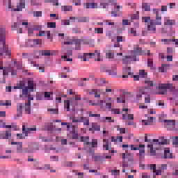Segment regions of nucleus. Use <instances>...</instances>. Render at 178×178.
<instances>
[{
  "instance_id": "f704fd0d",
  "label": "nucleus",
  "mask_w": 178,
  "mask_h": 178,
  "mask_svg": "<svg viewBox=\"0 0 178 178\" xmlns=\"http://www.w3.org/2000/svg\"><path fill=\"white\" fill-rule=\"evenodd\" d=\"M64 108H66L67 112L70 111V100L64 101Z\"/></svg>"
},
{
  "instance_id": "4d7b16f0",
  "label": "nucleus",
  "mask_w": 178,
  "mask_h": 178,
  "mask_svg": "<svg viewBox=\"0 0 178 178\" xmlns=\"http://www.w3.org/2000/svg\"><path fill=\"white\" fill-rule=\"evenodd\" d=\"M33 29L34 31H40L42 30V26L41 25H34Z\"/></svg>"
},
{
  "instance_id": "c85d7f7f",
  "label": "nucleus",
  "mask_w": 178,
  "mask_h": 178,
  "mask_svg": "<svg viewBox=\"0 0 178 178\" xmlns=\"http://www.w3.org/2000/svg\"><path fill=\"white\" fill-rule=\"evenodd\" d=\"M55 55V53H51V50H42V56H51Z\"/></svg>"
},
{
  "instance_id": "412c9836",
  "label": "nucleus",
  "mask_w": 178,
  "mask_h": 178,
  "mask_svg": "<svg viewBox=\"0 0 178 178\" xmlns=\"http://www.w3.org/2000/svg\"><path fill=\"white\" fill-rule=\"evenodd\" d=\"M173 158V154L170 153V150L169 149H167L164 151V159H172Z\"/></svg>"
},
{
  "instance_id": "7ed1b4c3",
  "label": "nucleus",
  "mask_w": 178,
  "mask_h": 178,
  "mask_svg": "<svg viewBox=\"0 0 178 178\" xmlns=\"http://www.w3.org/2000/svg\"><path fill=\"white\" fill-rule=\"evenodd\" d=\"M100 71L102 73H108L109 76H118L116 67H111V70L105 65H101Z\"/></svg>"
},
{
  "instance_id": "5fc2aeb1",
  "label": "nucleus",
  "mask_w": 178,
  "mask_h": 178,
  "mask_svg": "<svg viewBox=\"0 0 178 178\" xmlns=\"http://www.w3.org/2000/svg\"><path fill=\"white\" fill-rule=\"evenodd\" d=\"M97 89H88L86 92H88L89 95H95Z\"/></svg>"
},
{
  "instance_id": "ea45409f",
  "label": "nucleus",
  "mask_w": 178,
  "mask_h": 178,
  "mask_svg": "<svg viewBox=\"0 0 178 178\" xmlns=\"http://www.w3.org/2000/svg\"><path fill=\"white\" fill-rule=\"evenodd\" d=\"M145 154V149H140L139 150V158H140V161H143V159H144Z\"/></svg>"
},
{
  "instance_id": "72a5a7b5",
  "label": "nucleus",
  "mask_w": 178,
  "mask_h": 178,
  "mask_svg": "<svg viewBox=\"0 0 178 178\" xmlns=\"http://www.w3.org/2000/svg\"><path fill=\"white\" fill-rule=\"evenodd\" d=\"M97 8V3H87L86 9H95Z\"/></svg>"
},
{
  "instance_id": "0e129e2a",
  "label": "nucleus",
  "mask_w": 178,
  "mask_h": 178,
  "mask_svg": "<svg viewBox=\"0 0 178 178\" xmlns=\"http://www.w3.org/2000/svg\"><path fill=\"white\" fill-rule=\"evenodd\" d=\"M92 105L97 106H103V105H104V100H100L97 103H93Z\"/></svg>"
},
{
  "instance_id": "f257e3e1",
  "label": "nucleus",
  "mask_w": 178,
  "mask_h": 178,
  "mask_svg": "<svg viewBox=\"0 0 178 178\" xmlns=\"http://www.w3.org/2000/svg\"><path fill=\"white\" fill-rule=\"evenodd\" d=\"M153 12L156 14V22L150 21L147 25V30L148 31L155 33V31H156V26H161V24H162V17H159V11H158V9L154 8Z\"/></svg>"
},
{
  "instance_id": "5701e85b",
  "label": "nucleus",
  "mask_w": 178,
  "mask_h": 178,
  "mask_svg": "<svg viewBox=\"0 0 178 178\" xmlns=\"http://www.w3.org/2000/svg\"><path fill=\"white\" fill-rule=\"evenodd\" d=\"M145 84H146L147 86L145 87V88H149V87H154V82L149 79H146L145 80Z\"/></svg>"
},
{
  "instance_id": "b1692460",
  "label": "nucleus",
  "mask_w": 178,
  "mask_h": 178,
  "mask_svg": "<svg viewBox=\"0 0 178 178\" xmlns=\"http://www.w3.org/2000/svg\"><path fill=\"white\" fill-rule=\"evenodd\" d=\"M142 9H144L145 12H149L151 10V6L148 3H143Z\"/></svg>"
},
{
  "instance_id": "680f3d73",
  "label": "nucleus",
  "mask_w": 178,
  "mask_h": 178,
  "mask_svg": "<svg viewBox=\"0 0 178 178\" xmlns=\"http://www.w3.org/2000/svg\"><path fill=\"white\" fill-rule=\"evenodd\" d=\"M96 83H99L98 86H101L102 84H105L106 81L104 79H97Z\"/></svg>"
},
{
  "instance_id": "393cba45",
  "label": "nucleus",
  "mask_w": 178,
  "mask_h": 178,
  "mask_svg": "<svg viewBox=\"0 0 178 178\" xmlns=\"http://www.w3.org/2000/svg\"><path fill=\"white\" fill-rule=\"evenodd\" d=\"M61 10L64 12H72L73 10V6H62Z\"/></svg>"
},
{
  "instance_id": "cd10ccee",
  "label": "nucleus",
  "mask_w": 178,
  "mask_h": 178,
  "mask_svg": "<svg viewBox=\"0 0 178 178\" xmlns=\"http://www.w3.org/2000/svg\"><path fill=\"white\" fill-rule=\"evenodd\" d=\"M102 122H107L108 123H114L115 120H112V117H102Z\"/></svg>"
},
{
  "instance_id": "a19ab883",
  "label": "nucleus",
  "mask_w": 178,
  "mask_h": 178,
  "mask_svg": "<svg viewBox=\"0 0 178 178\" xmlns=\"http://www.w3.org/2000/svg\"><path fill=\"white\" fill-rule=\"evenodd\" d=\"M139 74L140 77L145 79L148 76V73L145 72V70H139Z\"/></svg>"
},
{
  "instance_id": "1a4fd4ad",
  "label": "nucleus",
  "mask_w": 178,
  "mask_h": 178,
  "mask_svg": "<svg viewBox=\"0 0 178 178\" xmlns=\"http://www.w3.org/2000/svg\"><path fill=\"white\" fill-rule=\"evenodd\" d=\"M85 55H88L90 56V58L96 56L97 59L95 58V60H97V62H101V51L99 50H95L94 53H85Z\"/></svg>"
},
{
  "instance_id": "774afa93",
  "label": "nucleus",
  "mask_w": 178,
  "mask_h": 178,
  "mask_svg": "<svg viewBox=\"0 0 178 178\" xmlns=\"http://www.w3.org/2000/svg\"><path fill=\"white\" fill-rule=\"evenodd\" d=\"M111 111L114 115H120V111H119V109L118 108H113L111 109Z\"/></svg>"
},
{
  "instance_id": "de8ad7c7",
  "label": "nucleus",
  "mask_w": 178,
  "mask_h": 178,
  "mask_svg": "<svg viewBox=\"0 0 178 178\" xmlns=\"http://www.w3.org/2000/svg\"><path fill=\"white\" fill-rule=\"evenodd\" d=\"M106 56L108 58V59H113L115 54L111 52V51H108V52L106 53Z\"/></svg>"
},
{
  "instance_id": "c756f323",
  "label": "nucleus",
  "mask_w": 178,
  "mask_h": 178,
  "mask_svg": "<svg viewBox=\"0 0 178 178\" xmlns=\"http://www.w3.org/2000/svg\"><path fill=\"white\" fill-rule=\"evenodd\" d=\"M3 77H4V79H8V77H9V68L8 67H3Z\"/></svg>"
},
{
  "instance_id": "4468645a",
  "label": "nucleus",
  "mask_w": 178,
  "mask_h": 178,
  "mask_svg": "<svg viewBox=\"0 0 178 178\" xmlns=\"http://www.w3.org/2000/svg\"><path fill=\"white\" fill-rule=\"evenodd\" d=\"M153 143H156V145H166L168 144V139H165L164 136H161V142H159V139H153Z\"/></svg>"
},
{
  "instance_id": "4be33fe9",
  "label": "nucleus",
  "mask_w": 178,
  "mask_h": 178,
  "mask_svg": "<svg viewBox=\"0 0 178 178\" xmlns=\"http://www.w3.org/2000/svg\"><path fill=\"white\" fill-rule=\"evenodd\" d=\"M142 123H144L145 126H150V124H152V123H154V117H149L148 118V120H143Z\"/></svg>"
},
{
  "instance_id": "6ab92c4d",
  "label": "nucleus",
  "mask_w": 178,
  "mask_h": 178,
  "mask_svg": "<svg viewBox=\"0 0 178 178\" xmlns=\"http://www.w3.org/2000/svg\"><path fill=\"white\" fill-rule=\"evenodd\" d=\"M84 145H91L92 148H97L98 147V140L93 139L92 142H86L83 143Z\"/></svg>"
},
{
  "instance_id": "6e6552de",
  "label": "nucleus",
  "mask_w": 178,
  "mask_h": 178,
  "mask_svg": "<svg viewBox=\"0 0 178 178\" xmlns=\"http://www.w3.org/2000/svg\"><path fill=\"white\" fill-rule=\"evenodd\" d=\"M12 31L17 30V33L22 34L23 33V28H22V22H14L13 24L11 25Z\"/></svg>"
},
{
  "instance_id": "9b49d317",
  "label": "nucleus",
  "mask_w": 178,
  "mask_h": 178,
  "mask_svg": "<svg viewBox=\"0 0 178 178\" xmlns=\"http://www.w3.org/2000/svg\"><path fill=\"white\" fill-rule=\"evenodd\" d=\"M21 2L17 5V8H14V12H22L26 8V1L20 0Z\"/></svg>"
},
{
  "instance_id": "473e14b6",
  "label": "nucleus",
  "mask_w": 178,
  "mask_h": 178,
  "mask_svg": "<svg viewBox=\"0 0 178 178\" xmlns=\"http://www.w3.org/2000/svg\"><path fill=\"white\" fill-rule=\"evenodd\" d=\"M62 166L63 168H72L73 166V161H65L62 163Z\"/></svg>"
},
{
  "instance_id": "0eeeda50",
  "label": "nucleus",
  "mask_w": 178,
  "mask_h": 178,
  "mask_svg": "<svg viewBox=\"0 0 178 178\" xmlns=\"http://www.w3.org/2000/svg\"><path fill=\"white\" fill-rule=\"evenodd\" d=\"M122 78L123 79H127V77H129V76H130V77L133 78V72H131V67H124L122 68Z\"/></svg>"
},
{
  "instance_id": "4c0bfd02",
  "label": "nucleus",
  "mask_w": 178,
  "mask_h": 178,
  "mask_svg": "<svg viewBox=\"0 0 178 178\" xmlns=\"http://www.w3.org/2000/svg\"><path fill=\"white\" fill-rule=\"evenodd\" d=\"M103 142H104L103 148H106V151H108L109 150V140H108V139H104Z\"/></svg>"
},
{
  "instance_id": "f8f14e48",
  "label": "nucleus",
  "mask_w": 178,
  "mask_h": 178,
  "mask_svg": "<svg viewBox=\"0 0 178 178\" xmlns=\"http://www.w3.org/2000/svg\"><path fill=\"white\" fill-rule=\"evenodd\" d=\"M23 116V104L19 103L17 104V117L22 118Z\"/></svg>"
},
{
  "instance_id": "7c9ffc66",
  "label": "nucleus",
  "mask_w": 178,
  "mask_h": 178,
  "mask_svg": "<svg viewBox=\"0 0 178 178\" xmlns=\"http://www.w3.org/2000/svg\"><path fill=\"white\" fill-rule=\"evenodd\" d=\"M26 47H30L31 48L34 47V40L33 39H28L26 42Z\"/></svg>"
},
{
  "instance_id": "ddd939ff",
  "label": "nucleus",
  "mask_w": 178,
  "mask_h": 178,
  "mask_svg": "<svg viewBox=\"0 0 178 178\" xmlns=\"http://www.w3.org/2000/svg\"><path fill=\"white\" fill-rule=\"evenodd\" d=\"M6 30L5 28H0V42L6 41Z\"/></svg>"
},
{
  "instance_id": "bb28decb",
  "label": "nucleus",
  "mask_w": 178,
  "mask_h": 178,
  "mask_svg": "<svg viewBox=\"0 0 178 178\" xmlns=\"http://www.w3.org/2000/svg\"><path fill=\"white\" fill-rule=\"evenodd\" d=\"M93 159H95V162H102L105 161V156H95Z\"/></svg>"
},
{
  "instance_id": "a211bd4d",
  "label": "nucleus",
  "mask_w": 178,
  "mask_h": 178,
  "mask_svg": "<svg viewBox=\"0 0 178 178\" xmlns=\"http://www.w3.org/2000/svg\"><path fill=\"white\" fill-rule=\"evenodd\" d=\"M78 23H88L90 17H76Z\"/></svg>"
},
{
  "instance_id": "20e7f679",
  "label": "nucleus",
  "mask_w": 178,
  "mask_h": 178,
  "mask_svg": "<svg viewBox=\"0 0 178 178\" xmlns=\"http://www.w3.org/2000/svg\"><path fill=\"white\" fill-rule=\"evenodd\" d=\"M61 52L63 54L62 59H67V56H72L73 55V49L72 47H62Z\"/></svg>"
},
{
  "instance_id": "39448f33",
  "label": "nucleus",
  "mask_w": 178,
  "mask_h": 178,
  "mask_svg": "<svg viewBox=\"0 0 178 178\" xmlns=\"http://www.w3.org/2000/svg\"><path fill=\"white\" fill-rule=\"evenodd\" d=\"M1 44L3 45V47L0 48V51L2 55H6V56H10L12 54L11 51L9 49V47L6 45V40L3 42H0Z\"/></svg>"
},
{
  "instance_id": "9d476101",
  "label": "nucleus",
  "mask_w": 178,
  "mask_h": 178,
  "mask_svg": "<svg viewBox=\"0 0 178 178\" xmlns=\"http://www.w3.org/2000/svg\"><path fill=\"white\" fill-rule=\"evenodd\" d=\"M37 128H26L25 125L22 126V134H25V137L29 136V134L31 133V131H35Z\"/></svg>"
},
{
  "instance_id": "e433bc0d",
  "label": "nucleus",
  "mask_w": 178,
  "mask_h": 178,
  "mask_svg": "<svg viewBox=\"0 0 178 178\" xmlns=\"http://www.w3.org/2000/svg\"><path fill=\"white\" fill-rule=\"evenodd\" d=\"M84 78H81L79 81H78V86L79 87H84L87 86V83L85 82Z\"/></svg>"
},
{
  "instance_id": "e2e57ef3",
  "label": "nucleus",
  "mask_w": 178,
  "mask_h": 178,
  "mask_svg": "<svg viewBox=\"0 0 178 178\" xmlns=\"http://www.w3.org/2000/svg\"><path fill=\"white\" fill-rule=\"evenodd\" d=\"M83 124L84 126H88L90 124V119L88 118L84 117Z\"/></svg>"
},
{
  "instance_id": "c9c22d12",
  "label": "nucleus",
  "mask_w": 178,
  "mask_h": 178,
  "mask_svg": "<svg viewBox=\"0 0 178 178\" xmlns=\"http://www.w3.org/2000/svg\"><path fill=\"white\" fill-rule=\"evenodd\" d=\"M12 106V102L10 101H6V102H3V101H0V106Z\"/></svg>"
},
{
  "instance_id": "37998d69",
  "label": "nucleus",
  "mask_w": 178,
  "mask_h": 178,
  "mask_svg": "<svg viewBox=\"0 0 178 178\" xmlns=\"http://www.w3.org/2000/svg\"><path fill=\"white\" fill-rule=\"evenodd\" d=\"M111 16L112 17H120V16H122V13H118L116 10L111 11Z\"/></svg>"
},
{
  "instance_id": "423d86ee",
  "label": "nucleus",
  "mask_w": 178,
  "mask_h": 178,
  "mask_svg": "<svg viewBox=\"0 0 178 178\" xmlns=\"http://www.w3.org/2000/svg\"><path fill=\"white\" fill-rule=\"evenodd\" d=\"M12 138V129L3 131L0 134V140H10Z\"/></svg>"
},
{
  "instance_id": "69168bd1",
  "label": "nucleus",
  "mask_w": 178,
  "mask_h": 178,
  "mask_svg": "<svg viewBox=\"0 0 178 178\" xmlns=\"http://www.w3.org/2000/svg\"><path fill=\"white\" fill-rule=\"evenodd\" d=\"M172 144L173 145H177V143H178V136H173L172 137Z\"/></svg>"
},
{
  "instance_id": "864d4df0",
  "label": "nucleus",
  "mask_w": 178,
  "mask_h": 178,
  "mask_svg": "<svg viewBox=\"0 0 178 178\" xmlns=\"http://www.w3.org/2000/svg\"><path fill=\"white\" fill-rule=\"evenodd\" d=\"M47 27L50 29H55L56 27V22H48Z\"/></svg>"
},
{
  "instance_id": "13d9d810",
  "label": "nucleus",
  "mask_w": 178,
  "mask_h": 178,
  "mask_svg": "<svg viewBox=\"0 0 178 178\" xmlns=\"http://www.w3.org/2000/svg\"><path fill=\"white\" fill-rule=\"evenodd\" d=\"M50 159L53 161V162H58L59 161V156H51Z\"/></svg>"
},
{
  "instance_id": "c03bdc74",
  "label": "nucleus",
  "mask_w": 178,
  "mask_h": 178,
  "mask_svg": "<svg viewBox=\"0 0 178 178\" xmlns=\"http://www.w3.org/2000/svg\"><path fill=\"white\" fill-rule=\"evenodd\" d=\"M166 90H170L171 92L175 90V88L173 87V84L172 83H165Z\"/></svg>"
},
{
  "instance_id": "338daca9",
  "label": "nucleus",
  "mask_w": 178,
  "mask_h": 178,
  "mask_svg": "<svg viewBox=\"0 0 178 178\" xmlns=\"http://www.w3.org/2000/svg\"><path fill=\"white\" fill-rule=\"evenodd\" d=\"M150 155L151 156H155V155H156V150H155L154 147H152V149H150Z\"/></svg>"
},
{
  "instance_id": "aec40b11",
  "label": "nucleus",
  "mask_w": 178,
  "mask_h": 178,
  "mask_svg": "<svg viewBox=\"0 0 178 178\" xmlns=\"http://www.w3.org/2000/svg\"><path fill=\"white\" fill-rule=\"evenodd\" d=\"M74 44H75L76 51H80L81 49V41L80 39H74Z\"/></svg>"
},
{
  "instance_id": "09e8293b",
  "label": "nucleus",
  "mask_w": 178,
  "mask_h": 178,
  "mask_svg": "<svg viewBox=\"0 0 178 178\" xmlns=\"http://www.w3.org/2000/svg\"><path fill=\"white\" fill-rule=\"evenodd\" d=\"M90 140V137L89 136H81L80 138V141H81L82 143H88Z\"/></svg>"
},
{
  "instance_id": "6e6d98bb",
  "label": "nucleus",
  "mask_w": 178,
  "mask_h": 178,
  "mask_svg": "<svg viewBox=\"0 0 178 178\" xmlns=\"http://www.w3.org/2000/svg\"><path fill=\"white\" fill-rule=\"evenodd\" d=\"M72 138H73V140L79 139V134L77 132H76L75 130L72 131Z\"/></svg>"
},
{
  "instance_id": "58836bf2",
  "label": "nucleus",
  "mask_w": 178,
  "mask_h": 178,
  "mask_svg": "<svg viewBox=\"0 0 178 178\" xmlns=\"http://www.w3.org/2000/svg\"><path fill=\"white\" fill-rule=\"evenodd\" d=\"M42 55V50H36L33 51V58L35 59H38L40 58V56Z\"/></svg>"
},
{
  "instance_id": "79ce46f5",
  "label": "nucleus",
  "mask_w": 178,
  "mask_h": 178,
  "mask_svg": "<svg viewBox=\"0 0 178 178\" xmlns=\"http://www.w3.org/2000/svg\"><path fill=\"white\" fill-rule=\"evenodd\" d=\"M28 88L33 91L34 90V81H28Z\"/></svg>"
},
{
  "instance_id": "2eb2a0df",
  "label": "nucleus",
  "mask_w": 178,
  "mask_h": 178,
  "mask_svg": "<svg viewBox=\"0 0 178 178\" xmlns=\"http://www.w3.org/2000/svg\"><path fill=\"white\" fill-rule=\"evenodd\" d=\"M99 130H101V126L96 122L92 123V128H89V131H92V134L95 131H99Z\"/></svg>"
},
{
  "instance_id": "bf43d9fd",
  "label": "nucleus",
  "mask_w": 178,
  "mask_h": 178,
  "mask_svg": "<svg viewBox=\"0 0 178 178\" xmlns=\"http://www.w3.org/2000/svg\"><path fill=\"white\" fill-rule=\"evenodd\" d=\"M44 95L43 94H38L36 95V99L38 101H42V99H44Z\"/></svg>"
},
{
  "instance_id": "2f4dec72",
  "label": "nucleus",
  "mask_w": 178,
  "mask_h": 178,
  "mask_svg": "<svg viewBox=\"0 0 178 178\" xmlns=\"http://www.w3.org/2000/svg\"><path fill=\"white\" fill-rule=\"evenodd\" d=\"M164 24L165 26H175L176 24V21L175 19H167L165 22Z\"/></svg>"
},
{
  "instance_id": "a878e982",
  "label": "nucleus",
  "mask_w": 178,
  "mask_h": 178,
  "mask_svg": "<svg viewBox=\"0 0 178 178\" xmlns=\"http://www.w3.org/2000/svg\"><path fill=\"white\" fill-rule=\"evenodd\" d=\"M164 123H167V126H176V121L175 120H164Z\"/></svg>"
},
{
  "instance_id": "a18cd8bd",
  "label": "nucleus",
  "mask_w": 178,
  "mask_h": 178,
  "mask_svg": "<svg viewBox=\"0 0 178 178\" xmlns=\"http://www.w3.org/2000/svg\"><path fill=\"white\" fill-rule=\"evenodd\" d=\"M34 46L35 45H41L42 44V40L41 39H33Z\"/></svg>"
},
{
  "instance_id": "dca6fc26",
  "label": "nucleus",
  "mask_w": 178,
  "mask_h": 178,
  "mask_svg": "<svg viewBox=\"0 0 178 178\" xmlns=\"http://www.w3.org/2000/svg\"><path fill=\"white\" fill-rule=\"evenodd\" d=\"M172 65L170 64H162L161 67H159V72H160L161 73H166V72H168V69H169V67H171Z\"/></svg>"
},
{
  "instance_id": "603ef678",
  "label": "nucleus",
  "mask_w": 178,
  "mask_h": 178,
  "mask_svg": "<svg viewBox=\"0 0 178 178\" xmlns=\"http://www.w3.org/2000/svg\"><path fill=\"white\" fill-rule=\"evenodd\" d=\"M61 24L63 26H69V24H70V20H69V19H62L61 20Z\"/></svg>"
},
{
  "instance_id": "3c124183",
  "label": "nucleus",
  "mask_w": 178,
  "mask_h": 178,
  "mask_svg": "<svg viewBox=\"0 0 178 178\" xmlns=\"http://www.w3.org/2000/svg\"><path fill=\"white\" fill-rule=\"evenodd\" d=\"M95 33L97 34H103L104 33V29L103 28H95Z\"/></svg>"
},
{
  "instance_id": "f03ea898",
  "label": "nucleus",
  "mask_w": 178,
  "mask_h": 178,
  "mask_svg": "<svg viewBox=\"0 0 178 178\" xmlns=\"http://www.w3.org/2000/svg\"><path fill=\"white\" fill-rule=\"evenodd\" d=\"M134 55L135 56H142L144 55H151V51L147 50H143V48L138 47V45H136L134 47Z\"/></svg>"
},
{
  "instance_id": "f3484780",
  "label": "nucleus",
  "mask_w": 178,
  "mask_h": 178,
  "mask_svg": "<svg viewBox=\"0 0 178 178\" xmlns=\"http://www.w3.org/2000/svg\"><path fill=\"white\" fill-rule=\"evenodd\" d=\"M127 94H129V92H123V94L120 97L117 98L118 104H125Z\"/></svg>"
},
{
  "instance_id": "8fccbe9b",
  "label": "nucleus",
  "mask_w": 178,
  "mask_h": 178,
  "mask_svg": "<svg viewBox=\"0 0 178 178\" xmlns=\"http://www.w3.org/2000/svg\"><path fill=\"white\" fill-rule=\"evenodd\" d=\"M130 58H131V56H125L124 58H122V63L124 65H127V63H129V60L127 59H130Z\"/></svg>"
},
{
  "instance_id": "49530a36",
  "label": "nucleus",
  "mask_w": 178,
  "mask_h": 178,
  "mask_svg": "<svg viewBox=\"0 0 178 178\" xmlns=\"http://www.w3.org/2000/svg\"><path fill=\"white\" fill-rule=\"evenodd\" d=\"M126 158L128 159L129 162H133L134 159H133V154L130 153H127L126 154Z\"/></svg>"
},
{
  "instance_id": "052dcab7",
  "label": "nucleus",
  "mask_w": 178,
  "mask_h": 178,
  "mask_svg": "<svg viewBox=\"0 0 178 178\" xmlns=\"http://www.w3.org/2000/svg\"><path fill=\"white\" fill-rule=\"evenodd\" d=\"M33 15L36 17H41L42 16V11H35Z\"/></svg>"
}]
</instances>
